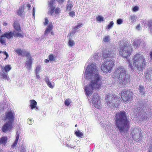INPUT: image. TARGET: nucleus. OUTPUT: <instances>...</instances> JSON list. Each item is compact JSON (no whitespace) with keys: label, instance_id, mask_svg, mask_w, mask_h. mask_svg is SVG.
<instances>
[{"label":"nucleus","instance_id":"f03ea898","mask_svg":"<svg viewBox=\"0 0 152 152\" xmlns=\"http://www.w3.org/2000/svg\"><path fill=\"white\" fill-rule=\"evenodd\" d=\"M116 128L120 133H125L129 130V122L126 115V112L121 111L117 113L114 118Z\"/></svg>","mask_w":152,"mask_h":152},{"label":"nucleus","instance_id":"cd10ccee","mask_svg":"<svg viewBox=\"0 0 152 152\" xmlns=\"http://www.w3.org/2000/svg\"><path fill=\"white\" fill-rule=\"evenodd\" d=\"M75 134L76 136L78 137H81L83 135V134L80 132L79 130L75 132Z\"/></svg>","mask_w":152,"mask_h":152},{"label":"nucleus","instance_id":"4c0bfd02","mask_svg":"<svg viewBox=\"0 0 152 152\" xmlns=\"http://www.w3.org/2000/svg\"><path fill=\"white\" fill-rule=\"evenodd\" d=\"M68 43L69 45L71 47H72L75 44V43L72 40H69Z\"/></svg>","mask_w":152,"mask_h":152},{"label":"nucleus","instance_id":"e2e57ef3","mask_svg":"<svg viewBox=\"0 0 152 152\" xmlns=\"http://www.w3.org/2000/svg\"><path fill=\"white\" fill-rule=\"evenodd\" d=\"M36 78L37 79H39L40 77L39 75V74H36Z\"/></svg>","mask_w":152,"mask_h":152},{"label":"nucleus","instance_id":"6ab92c4d","mask_svg":"<svg viewBox=\"0 0 152 152\" xmlns=\"http://www.w3.org/2000/svg\"><path fill=\"white\" fill-rule=\"evenodd\" d=\"M19 134L18 133V132H17L16 133V139L15 141L13 143V144L12 145L11 147L12 148H14L17 145L18 143V140L19 138Z\"/></svg>","mask_w":152,"mask_h":152},{"label":"nucleus","instance_id":"338daca9","mask_svg":"<svg viewBox=\"0 0 152 152\" xmlns=\"http://www.w3.org/2000/svg\"><path fill=\"white\" fill-rule=\"evenodd\" d=\"M3 109H5V108H7V105H6V104H5V106H4V107L5 108H4V106H3Z\"/></svg>","mask_w":152,"mask_h":152},{"label":"nucleus","instance_id":"9b49d317","mask_svg":"<svg viewBox=\"0 0 152 152\" xmlns=\"http://www.w3.org/2000/svg\"><path fill=\"white\" fill-rule=\"evenodd\" d=\"M132 137L135 140H141L142 134L140 131L137 128L134 129L132 132Z\"/></svg>","mask_w":152,"mask_h":152},{"label":"nucleus","instance_id":"de8ad7c7","mask_svg":"<svg viewBox=\"0 0 152 152\" xmlns=\"http://www.w3.org/2000/svg\"><path fill=\"white\" fill-rule=\"evenodd\" d=\"M69 15L71 17H73L75 15V13L74 11L71 12L69 13Z\"/></svg>","mask_w":152,"mask_h":152},{"label":"nucleus","instance_id":"5fc2aeb1","mask_svg":"<svg viewBox=\"0 0 152 152\" xmlns=\"http://www.w3.org/2000/svg\"><path fill=\"white\" fill-rule=\"evenodd\" d=\"M3 53L6 56V57L5 58V59H6L9 57V55L8 53L6 51L4 52Z\"/></svg>","mask_w":152,"mask_h":152},{"label":"nucleus","instance_id":"2f4dec72","mask_svg":"<svg viewBox=\"0 0 152 152\" xmlns=\"http://www.w3.org/2000/svg\"><path fill=\"white\" fill-rule=\"evenodd\" d=\"M71 102V101L70 99H67L65 101L64 104L66 106H68L70 104Z\"/></svg>","mask_w":152,"mask_h":152},{"label":"nucleus","instance_id":"49530a36","mask_svg":"<svg viewBox=\"0 0 152 152\" xmlns=\"http://www.w3.org/2000/svg\"><path fill=\"white\" fill-rule=\"evenodd\" d=\"M46 83L47 84V85H48V86L50 88H53V86L52 85L50 81H49V82L47 83Z\"/></svg>","mask_w":152,"mask_h":152},{"label":"nucleus","instance_id":"4be33fe9","mask_svg":"<svg viewBox=\"0 0 152 152\" xmlns=\"http://www.w3.org/2000/svg\"><path fill=\"white\" fill-rule=\"evenodd\" d=\"M143 42H142L140 40H136L133 42V45L136 48H137L138 47L140 46V45L141 44V43L142 44Z\"/></svg>","mask_w":152,"mask_h":152},{"label":"nucleus","instance_id":"052dcab7","mask_svg":"<svg viewBox=\"0 0 152 152\" xmlns=\"http://www.w3.org/2000/svg\"><path fill=\"white\" fill-rule=\"evenodd\" d=\"M76 30L74 29L71 32L72 33V36H73L74 35L75 33L76 32Z\"/></svg>","mask_w":152,"mask_h":152},{"label":"nucleus","instance_id":"f3484780","mask_svg":"<svg viewBox=\"0 0 152 152\" xmlns=\"http://www.w3.org/2000/svg\"><path fill=\"white\" fill-rule=\"evenodd\" d=\"M13 36H14V34L13 32L10 31L9 32H6L1 35L2 38H6L8 39L12 38Z\"/></svg>","mask_w":152,"mask_h":152},{"label":"nucleus","instance_id":"864d4df0","mask_svg":"<svg viewBox=\"0 0 152 152\" xmlns=\"http://www.w3.org/2000/svg\"><path fill=\"white\" fill-rule=\"evenodd\" d=\"M138 7L137 6H135L133 8V10L134 11H136L138 10Z\"/></svg>","mask_w":152,"mask_h":152},{"label":"nucleus","instance_id":"9d476101","mask_svg":"<svg viewBox=\"0 0 152 152\" xmlns=\"http://www.w3.org/2000/svg\"><path fill=\"white\" fill-rule=\"evenodd\" d=\"M92 103L97 108H99L101 104V101L99 100V95L98 93H95L92 98Z\"/></svg>","mask_w":152,"mask_h":152},{"label":"nucleus","instance_id":"a211bd4d","mask_svg":"<svg viewBox=\"0 0 152 152\" xmlns=\"http://www.w3.org/2000/svg\"><path fill=\"white\" fill-rule=\"evenodd\" d=\"M27 57V61L26 62V66L28 70L29 71L31 68V66L32 63V60L30 55V56Z\"/></svg>","mask_w":152,"mask_h":152},{"label":"nucleus","instance_id":"7c9ffc66","mask_svg":"<svg viewBox=\"0 0 152 152\" xmlns=\"http://www.w3.org/2000/svg\"><path fill=\"white\" fill-rule=\"evenodd\" d=\"M55 58V56L53 54H51L49 56V59L50 61H54Z\"/></svg>","mask_w":152,"mask_h":152},{"label":"nucleus","instance_id":"69168bd1","mask_svg":"<svg viewBox=\"0 0 152 152\" xmlns=\"http://www.w3.org/2000/svg\"><path fill=\"white\" fill-rule=\"evenodd\" d=\"M66 145L68 147H70L71 148H73V147H72V146H71L70 145H69V144H66Z\"/></svg>","mask_w":152,"mask_h":152},{"label":"nucleus","instance_id":"79ce46f5","mask_svg":"<svg viewBox=\"0 0 152 152\" xmlns=\"http://www.w3.org/2000/svg\"><path fill=\"white\" fill-rule=\"evenodd\" d=\"M40 69V67L39 66H37L36 69V74H39V71Z\"/></svg>","mask_w":152,"mask_h":152},{"label":"nucleus","instance_id":"423d86ee","mask_svg":"<svg viewBox=\"0 0 152 152\" xmlns=\"http://www.w3.org/2000/svg\"><path fill=\"white\" fill-rule=\"evenodd\" d=\"M132 51V47L129 45H125L124 46H121L119 50L120 54L125 58L129 56Z\"/></svg>","mask_w":152,"mask_h":152},{"label":"nucleus","instance_id":"bf43d9fd","mask_svg":"<svg viewBox=\"0 0 152 152\" xmlns=\"http://www.w3.org/2000/svg\"><path fill=\"white\" fill-rule=\"evenodd\" d=\"M26 6L28 7V9H29L31 7L30 4H26Z\"/></svg>","mask_w":152,"mask_h":152},{"label":"nucleus","instance_id":"b1692460","mask_svg":"<svg viewBox=\"0 0 152 152\" xmlns=\"http://www.w3.org/2000/svg\"><path fill=\"white\" fill-rule=\"evenodd\" d=\"M138 117L140 121L144 120L146 118V116L144 113H142L138 115Z\"/></svg>","mask_w":152,"mask_h":152},{"label":"nucleus","instance_id":"0eeeda50","mask_svg":"<svg viewBox=\"0 0 152 152\" xmlns=\"http://www.w3.org/2000/svg\"><path fill=\"white\" fill-rule=\"evenodd\" d=\"M113 61L112 60L106 61L102 65L101 70L104 73L109 72L113 67Z\"/></svg>","mask_w":152,"mask_h":152},{"label":"nucleus","instance_id":"f704fd0d","mask_svg":"<svg viewBox=\"0 0 152 152\" xmlns=\"http://www.w3.org/2000/svg\"><path fill=\"white\" fill-rule=\"evenodd\" d=\"M113 21H111L109 24L108 25L106 28L107 29H109L111 28L113 26Z\"/></svg>","mask_w":152,"mask_h":152},{"label":"nucleus","instance_id":"a19ab883","mask_svg":"<svg viewBox=\"0 0 152 152\" xmlns=\"http://www.w3.org/2000/svg\"><path fill=\"white\" fill-rule=\"evenodd\" d=\"M81 24H78L76 26L74 27L73 28L74 29L76 30L79 28H80L81 26Z\"/></svg>","mask_w":152,"mask_h":152},{"label":"nucleus","instance_id":"39448f33","mask_svg":"<svg viewBox=\"0 0 152 152\" xmlns=\"http://www.w3.org/2000/svg\"><path fill=\"white\" fill-rule=\"evenodd\" d=\"M105 99L107 105L112 108L117 107L120 101L118 96L110 94L106 95Z\"/></svg>","mask_w":152,"mask_h":152},{"label":"nucleus","instance_id":"a878e982","mask_svg":"<svg viewBox=\"0 0 152 152\" xmlns=\"http://www.w3.org/2000/svg\"><path fill=\"white\" fill-rule=\"evenodd\" d=\"M137 17L134 15H131L129 17V20L132 23H133L136 21Z\"/></svg>","mask_w":152,"mask_h":152},{"label":"nucleus","instance_id":"1a4fd4ad","mask_svg":"<svg viewBox=\"0 0 152 152\" xmlns=\"http://www.w3.org/2000/svg\"><path fill=\"white\" fill-rule=\"evenodd\" d=\"M13 26L15 28V30L13 31L14 34V37L23 38V35L22 32L21 31L19 24L17 22H15L14 23Z\"/></svg>","mask_w":152,"mask_h":152},{"label":"nucleus","instance_id":"6e6d98bb","mask_svg":"<svg viewBox=\"0 0 152 152\" xmlns=\"http://www.w3.org/2000/svg\"><path fill=\"white\" fill-rule=\"evenodd\" d=\"M45 81L46 82V83H47L48 82H49V81H49V77H46L45 79Z\"/></svg>","mask_w":152,"mask_h":152},{"label":"nucleus","instance_id":"f257e3e1","mask_svg":"<svg viewBox=\"0 0 152 152\" xmlns=\"http://www.w3.org/2000/svg\"><path fill=\"white\" fill-rule=\"evenodd\" d=\"M84 77L91 81L90 84L85 88V91L87 96H91L93 90H99L101 88L102 83L101 82V76L99 74V68L96 64L89 63L85 70Z\"/></svg>","mask_w":152,"mask_h":152},{"label":"nucleus","instance_id":"7ed1b4c3","mask_svg":"<svg viewBox=\"0 0 152 152\" xmlns=\"http://www.w3.org/2000/svg\"><path fill=\"white\" fill-rule=\"evenodd\" d=\"M112 76L115 80L118 81L121 87L127 84L129 81L127 71L122 66L118 67Z\"/></svg>","mask_w":152,"mask_h":152},{"label":"nucleus","instance_id":"ddd939ff","mask_svg":"<svg viewBox=\"0 0 152 152\" xmlns=\"http://www.w3.org/2000/svg\"><path fill=\"white\" fill-rule=\"evenodd\" d=\"M115 56V52L114 50H108L106 52H104L103 53V57L104 58H113Z\"/></svg>","mask_w":152,"mask_h":152},{"label":"nucleus","instance_id":"c9c22d12","mask_svg":"<svg viewBox=\"0 0 152 152\" xmlns=\"http://www.w3.org/2000/svg\"><path fill=\"white\" fill-rule=\"evenodd\" d=\"M33 120L32 118H28L27 121V122L29 124H32L33 123Z\"/></svg>","mask_w":152,"mask_h":152},{"label":"nucleus","instance_id":"2eb2a0df","mask_svg":"<svg viewBox=\"0 0 152 152\" xmlns=\"http://www.w3.org/2000/svg\"><path fill=\"white\" fill-rule=\"evenodd\" d=\"M12 123L7 122L3 125L2 131L3 132H6L8 131H10L12 129Z\"/></svg>","mask_w":152,"mask_h":152},{"label":"nucleus","instance_id":"0e129e2a","mask_svg":"<svg viewBox=\"0 0 152 152\" xmlns=\"http://www.w3.org/2000/svg\"><path fill=\"white\" fill-rule=\"evenodd\" d=\"M35 108L36 109V110L37 111L38 110H39V109L38 107L37 106V105L36 106V107H35Z\"/></svg>","mask_w":152,"mask_h":152},{"label":"nucleus","instance_id":"e433bc0d","mask_svg":"<svg viewBox=\"0 0 152 152\" xmlns=\"http://www.w3.org/2000/svg\"><path fill=\"white\" fill-rule=\"evenodd\" d=\"M73 7V5L71 3L68 4H67V9L69 10H71L72 8Z\"/></svg>","mask_w":152,"mask_h":152},{"label":"nucleus","instance_id":"c756f323","mask_svg":"<svg viewBox=\"0 0 152 152\" xmlns=\"http://www.w3.org/2000/svg\"><path fill=\"white\" fill-rule=\"evenodd\" d=\"M109 37L108 36H107L104 37L103 39V41L106 43L108 42L109 41Z\"/></svg>","mask_w":152,"mask_h":152},{"label":"nucleus","instance_id":"c03bdc74","mask_svg":"<svg viewBox=\"0 0 152 152\" xmlns=\"http://www.w3.org/2000/svg\"><path fill=\"white\" fill-rule=\"evenodd\" d=\"M20 151L21 152H25V148L23 146H21V147H19V148Z\"/></svg>","mask_w":152,"mask_h":152},{"label":"nucleus","instance_id":"bb28decb","mask_svg":"<svg viewBox=\"0 0 152 152\" xmlns=\"http://www.w3.org/2000/svg\"><path fill=\"white\" fill-rule=\"evenodd\" d=\"M2 73L1 75L3 79L5 80H9L10 79L9 77H8V75L7 73Z\"/></svg>","mask_w":152,"mask_h":152},{"label":"nucleus","instance_id":"680f3d73","mask_svg":"<svg viewBox=\"0 0 152 152\" xmlns=\"http://www.w3.org/2000/svg\"><path fill=\"white\" fill-rule=\"evenodd\" d=\"M64 1V0H58V1L60 4H61L63 3Z\"/></svg>","mask_w":152,"mask_h":152},{"label":"nucleus","instance_id":"f8f14e48","mask_svg":"<svg viewBox=\"0 0 152 152\" xmlns=\"http://www.w3.org/2000/svg\"><path fill=\"white\" fill-rule=\"evenodd\" d=\"M15 114L12 111H9L6 114L5 120L7 122L13 123L14 118Z\"/></svg>","mask_w":152,"mask_h":152},{"label":"nucleus","instance_id":"ea45409f","mask_svg":"<svg viewBox=\"0 0 152 152\" xmlns=\"http://www.w3.org/2000/svg\"><path fill=\"white\" fill-rule=\"evenodd\" d=\"M60 11L61 10L59 8H57L56 9L54 10V11H55V13L56 14H59L60 13Z\"/></svg>","mask_w":152,"mask_h":152},{"label":"nucleus","instance_id":"412c9836","mask_svg":"<svg viewBox=\"0 0 152 152\" xmlns=\"http://www.w3.org/2000/svg\"><path fill=\"white\" fill-rule=\"evenodd\" d=\"M1 67L3 72H4V71L5 72H8L11 69V67L10 65H6L4 67H3L2 66H1Z\"/></svg>","mask_w":152,"mask_h":152},{"label":"nucleus","instance_id":"774afa93","mask_svg":"<svg viewBox=\"0 0 152 152\" xmlns=\"http://www.w3.org/2000/svg\"><path fill=\"white\" fill-rule=\"evenodd\" d=\"M49 60H48V59H45V62L47 63H48V62H49Z\"/></svg>","mask_w":152,"mask_h":152},{"label":"nucleus","instance_id":"4468645a","mask_svg":"<svg viewBox=\"0 0 152 152\" xmlns=\"http://www.w3.org/2000/svg\"><path fill=\"white\" fill-rule=\"evenodd\" d=\"M15 51L19 56H26L27 57L30 56V53L21 49H16L15 50Z\"/></svg>","mask_w":152,"mask_h":152},{"label":"nucleus","instance_id":"5701e85b","mask_svg":"<svg viewBox=\"0 0 152 152\" xmlns=\"http://www.w3.org/2000/svg\"><path fill=\"white\" fill-rule=\"evenodd\" d=\"M30 107L31 109H33L36 107L37 105V102L34 100H30Z\"/></svg>","mask_w":152,"mask_h":152},{"label":"nucleus","instance_id":"6e6552de","mask_svg":"<svg viewBox=\"0 0 152 152\" xmlns=\"http://www.w3.org/2000/svg\"><path fill=\"white\" fill-rule=\"evenodd\" d=\"M133 93L130 90H124L121 93V96L123 100L128 102L132 100Z\"/></svg>","mask_w":152,"mask_h":152},{"label":"nucleus","instance_id":"3c124183","mask_svg":"<svg viewBox=\"0 0 152 152\" xmlns=\"http://www.w3.org/2000/svg\"><path fill=\"white\" fill-rule=\"evenodd\" d=\"M136 30H140L141 29V28L140 26V24H139L137 25L136 28Z\"/></svg>","mask_w":152,"mask_h":152},{"label":"nucleus","instance_id":"09e8293b","mask_svg":"<svg viewBox=\"0 0 152 152\" xmlns=\"http://www.w3.org/2000/svg\"><path fill=\"white\" fill-rule=\"evenodd\" d=\"M122 22H123V20L121 19H118L117 20V23L118 24H121L122 23Z\"/></svg>","mask_w":152,"mask_h":152},{"label":"nucleus","instance_id":"8fccbe9b","mask_svg":"<svg viewBox=\"0 0 152 152\" xmlns=\"http://www.w3.org/2000/svg\"><path fill=\"white\" fill-rule=\"evenodd\" d=\"M129 66L130 68L131 69V70L132 72H134V69L133 68V66H132V65L131 64L129 63Z\"/></svg>","mask_w":152,"mask_h":152},{"label":"nucleus","instance_id":"c85d7f7f","mask_svg":"<svg viewBox=\"0 0 152 152\" xmlns=\"http://www.w3.org/2000/svg\"><path fill=\"white\" fill-rule=\"evenodd\" d=\"M139 90L141 94L143 95L145 91L144 87L141 85L140 86Z\"/></svg>","mask_w":152,"mask_h":152},{"label":"nucleus","instance_id":"20e7f679","mask_svg":"<svg viewBox=\"0 0 152 152\" xmlns=\"http://www.w3.org/2000/svg\"><path fill=\"white\" fill-rule=\"evenodd\" d=\"M133 64L138 70H143L145 69L146 63L144 57L141 54H137L134 56Z\"/></svg>","mask_w":152,"mask_h":152},{"label":"nucleus","instance_id":"37998d69","mask_svg":"<svg viewBox=\"0 0 152 152\" xmlns=\"http://www.w3.org/2000/svg\"><path fill=\"white\" fill-rule=\"evenodd\" d=\"M149 26L151 32L152 33V22L149 23Z\"/></svg>","mask_w":152,"mask_h":152},{"label":"nucleus","instance_id":"13d9d810","mask_svg":"<svg viewBox=\"0 0 152 152\" xmlns=\"http://www.w3.org/2000/svg\"><path fill=\"white\" fill-rule=\"evenodd\" d=\"M35 13V8L34 7L33 8V13H32V15H33V17H34Z\"/></svg>","mask_w":152,"mask_h":152},{"label":"nucleus","instance_id":"a18cd8bd","mask_svg":"<svg viewBox=\"0 0 152 152\" xmlns=\"http://www.w3.org/2000/svg\"><path fill=\"white\" fill-rule=\"evenodd\" d=\"M53 25L52 24H49L47 27V29H48V30L50 31L53 28Z\"/></svg>","mask_w":152,"mask_h":152},{"label":"nucleus","instance_id":"393cba45","mask_svg":"<svg viewBox=\"0 0 152 152\" xmlns=\"http://www.w3.org/2000/svg\"><path fill=\"white\" fill-rule=\"evenodd\" d=\"M7 137H1L0 139V142L1 144L5 145L7 142Z\"/></svg>","mask_w":152,"mask_h":152},{"label":"nucleus","instance_id":"473e14b6","mask_svg":"<svg viewBox=\"0 0 152 152\" xmlns=\"http://www.w3.org/2000/svg\"><path fill=\"white\" fill-rule=\"evenodd\" d=\"M152 22V21H150L148 22V23H147V22L145 21H143L141 23V24L142 25L144 26H146L147 27L148 26H149V22Z\"/></svg>","mask_w":152,"mask_h":152},{"label":"nucleus","instance_id":"aec40b11","mask_svg":"<svg viewBox=\"0 0 152 152\" xmlns=\"http://www.w3.org/2000/svg\"><path fill=\"white\" fill-rule=\"evenodd\" d=\"M25 5V4H24L19 7V10L17 11L18 15L20 16H21L23 14L24 11V5Z\"/></svg>","mask_w":152,"mask_h":152},{"label":"nucleus","instance_id":"4d7b16f0","mask_svg":"<svg viewBox=\"0 0 152 152\" xmlns=\"http://www.w3.org/2000/svg\"><path fill=\"white\" fill-rule=\"evenodd\" d=\"M48 22V20L47 18H46L45 19V21L44 23V24L45 25H47Z\"/></svg>","mask_w":152,"mask_h":152},{"label":"nucleus","instance_id":"dca6fc26","mask_svg":"<svg viewBox=\"0 0 152 152\" xmlns=\"http://www.w3.org/2000/svg\"><path fill=\"white\" fill-rule=\"evenodd\" d=\"M56 0H51L49 3V6L50 9L48 12V14L49 15H53L54 13V10L56 7V6L54 4L55 3L54 2Z\"/></svg>","mask_w":152,"mask_h":152},{"label":"nucleus","instance_id":"72a5a7b5","mask_svg":"<svg viewBox=\"0 0 152 152\" xmlns=\"http://www.w3.org/2000/svg\"><path fill=\"white\" fill-rule=\"evenodd\" d=\"M103 17L100 16H98L96 18V20L100 22H101L104 21Z\"/></svg>","mask_w":152,"mask_h":152},{"label":"nucleus","instance_id":"58836bf2","mask_svg":"<svg viewBox=\"0 0 152 152\" xmlns=\"http://www.w3.org/2000/svg\"><path fill=\"white\" fill-rule=\"evenodd\" d=\"M4 38H2L1 35L0 39V42L3 45L5 43V40L4 39Z\"/></svg>","mask_w":152,"mask_h":152},{"label":"nucleus","instance_id":"603ef678","mask_svg":"<svg viewBox=\"0 0 152 152\" xmlns=\"http://www.w3.org/2000/svg\"><path fill=\"white\" fill-rule=\"evenodd\" d=\"M48 28L46 29V30H45V35H47L48 34L50 33V31L48 30Z\"/></svg>","mask_w":152,"mask_h":152}]
</instances>
